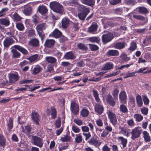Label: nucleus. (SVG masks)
<instances>
[{
	"label": "nucleus",
	"mask_w": 151,
	"mask_h": 151,
	"mask_svg": "<svg viewBox=\"0 0 151 151\" xmlns=\"http://www.w3.org/2000/svg\"><path fill=\"white\" fill-rule=\"evenodd\" d=\"M78 9L80 12L78 14L79 19L81 20H84L90 12L89 9L83 5L79 4L78 6Z\"/></svg>",
	"instance_id": "1"
},
{
	"label": "nucleus",
	"mask_w": 151,
	"mask_h": 151,
	"mask_svg": "<svg viewBox=\"0 0 151 151\" xmlns=\"http://www.w3.org/2000/svg\"><path fill=\"white\" fill-rule=\"evenodd\" d=\"M13 48L15 49H13L12 51L13 53L12 57L14 58H18L20 57L21 54L18 52L16 50H18L24 55H27L29 52L27 50L24 48L19 45H15L13 46Z\"/></svg>",
	"instance_id": "2"
},
{
	"label": "nucleus",
	"mask_w": 151,
	"mask_h": 151,
	"mask_svg": "<svg viewBox=\"0 0 151 151\" xmlns=\"http://www.w3.org/2000/svg\"><path fill=\"white\" fill-rule=\"evenodd\" d=\"M51 9L54 12L61 15L63 14L64 9L63 6L57 1L51 2L50 4Z\"/></svg>",
	"instance_id": "3"
},
{
	"label": "nucleus",
	"mask_w": 151,
	"mask_h": 151,
	"mask_svg": "<svg viewBox=\"0 0 151 151\" xmlns=\"http://www.w3.org/2000/svg\"><path fill=\"white\" fill-rule=\"evenodd\" d=\"M142 130L140 127H137L132 130V135L131 138L135 140L139 137L142 133Z\"/></svg>",
	"instance_id": "4"
},
{
	"label": "nucleus",
	"mask_w": 151,
	"mask_h": 151,
	"mask_svg": "<svg viewBox=\"0 0 151 151\" xmlns=\"http://www.w3.org/2000/svg\"><path fill=\"white\" fill-rule=\"evenodd\" d=\"M88 142L91 145L98 148L101 144V142L99 141V138L97 135H94L91 137L90 139L88 141Z\"/></svg>",
	"instance_id": "5"
},
{
	"label": "nucleus",
	"mask_w": 151,
	"mask_h": 151,
	"mask_svg": "<svg viewBox=\"0 0 151 151\" xmlns=\"http://www.w3.org/2000/svg\"><path fill=\"white\" fill-rule=\"evenodd\" d=\"M32 143L34 145L41 148L43 144V141L42 139L37 136L32 135Z\"/></svg>",
	"instance_id": "6"
},
{
	"label": "nucleus",
	"mask_w": 151,
	"mask_h": 151,
	"mask_svg": "<svg viewBox=\"0 0 151 151\" xmlns=\"http://www.w3.org/2000/svg\"><path fill=\"white\" fill-rule=\"evenodd\" d=\"M95 112L98 114H101L104 111V107L103 104L101 101L96 102L94 106Z\"/></svg>",
	"instance_id": "7"
},
{
	"label": "nucleus",
	"mask_w": 151,
	"mask_h": 151,
	"mask_svg": "<svg viewBox=\"0 0 151 151\" xmlns=\"http://www.w3.org/2000/svg\"><path fill=\"white\" fill-rule=\"evenodd\" d=\"M114 38L113 34L111 32L104 34L102 36V40L105 44L110 42Z\"/></svg>",
	"instance_id": "8"
},
{
	"label": "nucleus",
	"mask_w": 151,
	"mask_h": 151,
	"mask_svg": "<svg viewBox=\"0 0 151 151\" xmlns=\"http://www.w3.org/2000/svg\"><path fill=\"white\" fill-rule=\"evenodd\" d=\"M70 108L71 111L74 115H77L79 114V106L75 101L71 102Z\"/></svg>",
	"instance_id": "9"
},
{
	"label": "nucleus",
	"mask_w": 151,
	"mask_h": 151,
	"mask_svg": "<svg viewBox=\"0 0 151 151\" xmlns=\"http://www.w3.org/2000/svg\"><path fill=\"white\" fill-rule=\"evenodd\" d=\"M45 27V24L43 23L37 25L36 27V29L39 36L42 40L45 37L43 30Z\"/></svg>",
	"instance_id": "10"
},
{
	"label": "nucleus",
	"mask_w": 151,
	"mask_h": 151,
	"mask_svg": "<svg viewBox=\"0 0 151 151\" xmlns=\"http://www.w3.org/2000/svg\"><path fill=\"white\" fill-rule=\"evenodd\" d=\"M31 116L32 121L34 122V123L37 125H39L40 124L39 123L40 121L39 116L37 112L34 110L32 111L31 113Z\"/></svg>",
	"instance_id": "11"
},
{
	"label": "nucleus",
	"mask_w": 151,
	"mask_h": 151,
	"mask_svg": "<svg viewBox=\"0 0 151 151\" xmlns=\"http://www.w3.org/2000/svg\"><path fill=\"white\" fill-rule=\"evenodd\" d=\"M108 117L112 124L115 125L117 123V119L116 115L112 111H109Z\"/></svg>",
	"instance_id": "12"
},
{
	"label": "nucleus",
	"mask_w": 151,
	"mask_h": 151,
	"mask_svg": "<svg viewBox=\"0 0 151 151\" xmlns=\"http://www.w3.org/2000/svg\"><path fill=\"white\" fill-rule=\"evenodd\" d=\"M14 42L13 38L10 37H6L4 41L3 45L5 48H8Z\"/></svg>",
	"instance_id": "13"
},
{
	"label": "nucleus",
	"mask_w": 151,
	"mask_h": 151,
	"mask_svg": "<svg viewBox=\"0 0 151 151\" xmlns=\"http://www.w3.org/2000/svg\"><path fill=\"white\" fill-rule=\"evenodd\" d=\"M119 129L120 130L119 133L127 137L129 136L130 134H132V130L129 129L121 126L119 127Z\"/></svg>",
	"instance_id": "14"
},
{
	"label": "nucleus",
	"mask_w": 151,
	"mask_h": 151,
	"mask_svg": "<svg viewBox=\"0 0 151 151\" xmlns=\"http://www.w3.org/2000/svg\"><path fill=\"white\" fill-rule=\"evenodd\" d=\"M9 81L10 83H14L19 79V76L17 74L10 73L9 74Z\"/></svg>",
	"instance_id": "15"
},
{
	"label": "nucleus",
	"mask_w": 151,
	"mask_h": 151,
	"mask_svg": "<svg viewBox=\"0 0 151 151\" xmlns=\"http://www.w3.org/2000/svg\"><path fill=\"white\" fill-rule=\"evenodd\" d=\"M98 25L96 23H92L91 26L88 28L89 32L95 34L97 33Z\"/></svg>",
	"instance_id": "16"
},
{
	"label": "nucleus",
	"mask_w": 151,
	"mask_h": 151,
	"mask_svg": "<svg viewBox=\"0 0 151 151\" xmlns=\"http://www.w3.org/2000/svg\"><path fill=\"white\" fill-rule=\"evenodd\" d=\"M106 101L108 104L110 106L114 107L116 104V100L114 99L112 96L110 94H109L107 97Z\"/></svg>",
	"instance_id": "17"
},
{
	"label": "nucleus",
	"mask_w": 151,
	"mask_h": 151,
	"mask_svg": "<svg viewBox=\"0 0 151 151\" xmlns=\"http://www.w3.org/2000/svg\"><path fill=\"white\" fill-rule=\"evenodd\" d=\"M21 128L22 129V132L28 134H32V133L31 132L32 128L31 127V125L29 124L24 126L25 129L23 126H21Z\"/></svg>",
	"instance_id": "18"
},
{
	"label": "nucleus",
	"mask_w": 151,
	"mask_h": 151,
	"mask_svg": "<svg viewBox=\"0 0 151 151\" xmlns=\"http://www.w3.org/2000/svg\"><path fill=\"white\" fill-rule=\"evenodd\" d=\"M70 20L69 19L66 17L63 18L61 21V26L62 28L66 29L69 26Z\"/></svg>",
	"instance_id": "19"
},
{
	"label": "nucleus",
	"mask_w": 151,
	"mask_h": 151,
	"mask_svg": "<svg viewBox=\"0 0 151 151\" xmlns=\"http://www.w3.org/2000/svg\"><path fill=\"white\" fill-rule=\"evenodd\" d=\"M76 56L72 51L67 52L64 55V58L66 60H74Z\"/></svg>",
	"instance_id": "20"
},
{
	"label": "nucleus",
	"mask_w": 151,
	"mask_h": 151,
	"mask_svg": "<svg viewBox=\"0 0 151 151\" xmlns=\"http://www.w3.org/2000/svg\"><path fill=\"white\" fill-rule=\"evenodd\" d=\"M114 67V65L111 62H108L103 65L102 68V70H109L112 69Z\"/></svg>",
	"instance_id": "21"
},
{
	"label": "nucleus",
	"mask_w": 151,
	"mask_h": 151,
	"mask_svg": "<svg viewBox=\"0 0 151 151\" xmlns=\"http://www.w3.org/2000/svg\"><path fill=\"white\" fill-rule=\"evenodd\" d=\"M55 41L53 39L47 40L44 43V46L48 48H51L54 46Z\"/></svg>",
	"instance_id": "22"
},
{
	"label": "nucleus",
	"mask_w": 151,
	"mask_h": 151,
	"mask_svg": "<svg viewBox=\"0 0 151 151\" xmlns=\"http://www.w3.org/2000/svg\"><path fill=\"white\" fill-rule=\"evenodd\" d=\"M119 142H121V144L122 145V149H124L126 146L127 143V139L123 137L120 136L117 137V138Z\"/></svg>",
	"instance_id": "23"
},
{
	"label": "nucleus",
	"mask_w": 151,
	"mask_h": 151,
	"mask_svg": "<svg viewBox=\"0 0 151 151\" xmlns=\"http://www.w3.org/2000/svg\"><path fill=\"white\" fill-rule=\"evenodd\" d=\"M39 41L36 38H33L31 39L29 42V45L32 47H36L39 46Z\"/></svg>",
	"instance_id": "24"
},
{
	"label": "nucleus",
	"mask_w": 151,
	"mask_h": 151,
	"mask_svg": "<svg viewBox=\"0 0 151 151\" xmlns=\"http://www.w3.org/2000/svg\"><path fill=\"white\" fill-rule=\"evenodd\" d=\"M83 4L91 7H93L95 5V0H80Z\"/></svg>",
	"instance_id": "25"
},
{
	"label": "nucleus",
	"mask_w": 151,
	"mask_h": 151,
	"mask_svg": "<svg viewBox=\"0 0 151 151\" xmlns=\"http://www.w3.org/2000/svg\"><path fill=\"white\" fill-rule=\"evenodd\" d=\"M52 36L55 38H58L62 35V33L57 29H56L52 32Z\"/></svg>",
	"instance_id": "26"
},
{
	"label": "nucleus",
	"mask_w": 151,
	"mask_h": 151,
	"mask_svg": "<svg viewBox=\"0 0 151 151\" xmlns=\"http://www.w3.org/2000/svg\"><path fill=\"white\" fill-rule=\"evenodd\" d=\"M50 115L51 119H55L57 116V111L54 106H52L50 108Z\"/></svg>",
	"instance_id": "27"
},
{
	"label": "nucleus",
	"mask_w": 151,
	"mask_h": 151,
	"mask_svg": "<svg viewBox=\"0 0 151 151\" xmlns=\"http://www.w3.org/2000/svg\"><path fill=\"white\" fill-rule=\"evenodd\" d=\"M38 11L42 15H44L47 12L48 9L46 6H41L39 7Z\"/></svg>",
	"instance_id": "28"
},
{
	"label": "nucleus",
	"mask_w": 151,
	"mask_h": 151,
	"mask_svg": "<svg viewBox=\"0 0 151 151\" xmlns=\"http://www.w3.org/2000/svg\"><path fill=\"white\" fill-rule=\"evenodd\" d=\"M9 19L7 18H3L0 19V24L5 26L7 27L10 24Z\"/></svg>",
	"instance_id": "29"
},
{
	"label": "nucleus",
	"mask_w": 151,
	"mask_h": 151,
	"mask_svg": "<svg viewBox=\"0 0 151 151\" xmlns=\"http://www.w3.org/2000/svg\"><path fill=\"white\" fill-rule=\"evenodd\" d=\"M32 8L31 6H27L25 7L23 12L25 15L29 16L32 14Z\"/></svg>",
	"instance_id": "30"
},
{
	"label": "nucleus",
	"mask_w": 151,
	"mask_h": 151,
	"mask_svg": "<svg viewBox=\"0 0 151 151\" xmlns=\"http://www.w3.org/2000/svg\"><path fill=\"white\" fill-rule=\"evenodd\" d=\"M43 70L42 68L39 65H36L33 68V74L36 75L39 73Z\"/></svg>",
	"instance_id": "31"
},
{
	"label": "nucleus",
	"mask_w": 151,
	"mask_h": 151,
	"mask_svg": "<svg viewBox=\"0 0 151 151\" xmlns=\"http://www.w3.org/2000/svg\"><path fill=\"white\" fill-rule=\"evenodd\" d=\"M126 44L125 42H117L114 45V47L115 48L117 49H123L125 47Z\"/></svg>",
	"instance_id": "32"
},
{
	"label": "nucleus",
	"mask_w": 151,
	"mask_h": 151,
	"mask_svg": "<svg viewBox=\"0 0 151 151\" xmlns=\"http://www.w3.org/2000/svg\"><path fill=\"white\" fill-rule=\"evenodd\" d=\"M69 146L68 143L60 144L58 147L59 151H63V150H66L68 149Z\"/></svg>",
	"instance_id": "33"
},
{
	"label": "nucleus",
	"mask_w": 151,
	"mask_h": 151,
	"mask_svg": "<svg viewBox=\"0 0 151 151\" xmlns=\"http://www.w3.org/2000/svg\"><path fill=\"white\" fill-rule=\"evenodd\" d=\"M125 93L124 91H122L119 95V98L121 102L123 104H124L126 102V100L127 98Z\"/></svg>",
	"instance_id": "34"
},
{
	"label": "nucleus",
	"mask_w": 151,
	"mask_h": 151,
	"mask_svg": "<svg viewBox=\"0 0 151 151\" xmlns=\"http://www.w3.org/2000/svg\"><path fill=\"white\" fill-rule=\"evenodd\" d=\"M106 55L109 56H117L119 55V52L116 50H110L107 52Z\"/></svg>",
	"instance_id": "35"
},
{
	"label": "nucleus",
	"mask_w": 151,
	"mask_h": 151,
	"mask_svg": "<svg viewBox=\"0 0 151 151\" xmlns=\"http://www.w3.org/2000/svg\"><path fill=\"white\" fill-rule=\"evenodd\" d=\"M137 9L140 14H146L149 13V11L144 6H139L137 8Z\"/></svg>",
	"instance_id": "36"
},
{
	"label": "nucleus",
	"mask_w": 151,
	"mask_h": 151,
	"mask_svg": "<svg viewBox=\"0 0 151 151\" xmlns=\"http://www.w3.org/2000/svg\"><path fill=\"white\" fill-rule=\"evenodd\" d=\"M6 139L2 135L0 134V146L4 148L6 146Z\"/></svg>",
	"instance_id": "37"
},
{
	"label": "nucleus",
	"mask_w": 151,
	"mask_h": 151,
	"mask_svg": "<svg viewBox=\"0 0 151 151\" xmlns=\"http://www.w3.org/2000/svg\"><path fill=\"white\" fill-rule=\"evenodd\" d=\"M13 119L12 117H10L9 120V123L7 124V129L9 132L11 131L12 129L13 128Z\"/></svg>",
	"instance_id": "38"
},
{
	"label": "nucleus",
	"mask_w": 151,
	"mask_h": 151,
	"mask_svg": "<svg viewBox=\"0 0 151 151\" xmlns=\"http://www.w3.org/2000/svg\"><path fill=\"white\" fill-rule=\"evenodd\" d=\"M77 47L81 50L86 51L88 49L87 46L84 43H79L77 44Z\"/></svg>",
	"instance_id": "39"
},
{
	"label": "nucleus",
	"mask_w": 151,
	"mask_h": 151,
	"mask_svg": "<svg viewBox=\"0 0 151 151\" xmlns=\"http://www.w3.org/2000/svg\"><path fill=\"white\" fill-rule=\"evenodd\" d=\"M45 60L48 63L54 64L57 61V59L54 57L51 56L46 57Z\"/></svg>",
	"instance_id": "40"
},
{
	"label": "nucleus",
	"mask_w": 151,
	"mask_h": 151,
	"mask_svg": "<svg viewBox=\"0 0 151 151\" xmlns=\"http://www.w3.org/2000/svg\"><path fill=\"white\" fill-rule=\"evenodd\" d=\"M92 92L93 95L96 102H99L101 101L99 97V95L98 91L96 90L93 89L92 90Z\"/></svg>",
	"instance_id": "41"
},
{
	"label": "nucleus",
	"mask_w": 151,
	"mask_h": 151,
	"mask_svg": "<svg viewBox=\"0 0 151 151\" xmlns=\"http://www.w3.org/2000/svg\"><path fill=\"white\" fill-rule=\"evenodd\" d=\"M137 44L135 42H132L130 44V47L128 48V50L132 52L137 49Z\"/></svg>",
	"instance_id": "42"
},
{
	"label": "nucleus",
	"mask_w": 151,
	"mask_h": 151,
	"mask_svg": "<svg viewBox=\"0 0 151 151\" xmlns=\"http://www.w3.org/2000/svg\"><path fill=\"white\" fill-rule=\"evenodd\" d=\"M80 114L83 117L88 116L89 114L88 110L85 109H83L80 112Z\"/></svg>",
	"instance_id": "43"
},
{
	"label": "nucleus",
	"mask_w": 151,
	"mask_h": 151,
	"mask_svg": "<svg viewBox=\"0 0 151 151\" xmlns=\"http://www.w3.org/2000/svg\"><path fill=\"white\" fill-rule=\"evenodd\" d=\"M120 58L123 62H126L130 59V58L128 57L127 55L125 53L122 54L120 56Z\"/></svg>",
	"instance_id": "44"
},
{
	"label": "nucleus",
	"mask_w": 151,
	"mask_h": 151,
	"mask_svg": "<svg viewBox=\"0 0 151 151\" xmlns=\"http://www.w3.org/2000/svg\"><path fill=\"white\" fill-rule=\"evenodd\" d=\"M137 103V105L139 107H141L143 105V102L141 96L139 95H137L136 97Z\"/></svg>",
	"instance_id": "45"
},
{
	"label": "nucleus",
	"mask_w": 151,
	"mask_h": 151,
	"mask_svg": "<svg viewBox=\"0 0 151 151\" xmlns=\"http://www.w3.org/2000/svg\"><path fill=\"white\" fill-rule=\"evenodd\" d=\"M136 122H139L142 121L143 119V116L140 114H135L133 116Z\"/></svg>",
	"instance_id": "46"
},
{
	"label": "nucleus",
	"mask_w": 151,
	"mask_h": 151,
	"mask_svg": "<svg viewBox=\"0 0 151 151\" xmlns=\"http://www.w3.org/2000/svg\"><path fill=\"white\" fill-rule=\"evenodd\" d=\"M67 5L71 6H74L75 5H79L77 0H71L67 1Z\"/></svg>",
	"instance_id": "47"
},
{
	"label": "nucleus",
	"mask_w": 151,
	"mask_h": 151,
	"mask_svg": "<svg viewBox=\"0 0 151 151\" xmlns=\"http://www.w3.org/2000/svg\"><path fill=\"white\" fill-rule=\"evenodd\" d=\"M148 68L145 67L144 68H140L138 70H137L136 73H142L144 74H146L147 73H151V69L150 70H148L145 71H144L147 70Z\"/></svg>",
	"instance_id": "48"
},
{
	"label": "nucleus",
	"mask_w": 151,
	"mask_h": 151,
	"mask_svg": "<svg viewBox=\"0 0 151 151\" xmlns=\"http://www.w3.org/2000/svg\"><path fill=\"white\" fill-rule=\"evenodd\" d=\"M143 134L145 140L147 142H149L150 141V136L149 135L148 133L146 131H144L143 132Z\"/></svg>",
	"instance_id": "49"
},
{
	"label": "nucleus",
	"mask_w": 151,
	"mask_h": 151,
	"mask_svg": "<svg viewBox=\"0 0 151 151\" xmlns=\"http://www.w3.org/2000/svg\"><path fill=\"white\" fill-rule=\"evenodd\" d=\"M71 137L66 134L64 137L60 138V140L62 142H68L70 140Z\"/></svg>",
	"instance_id": "50"
},
{
	"label": "nucleus",
	"mask_w": 151,
	"mask_h": 151,
	"mask_svg": "<svg viewBox=\"0 0 151 151\" xmlns=\"http://www.w3.org/2000/svg\"><path fill=\"white\" fill-rule=\"evenodd\" d=\"M89 41L91 42H94L99 43L100 41V38L97 37H92L89 38Z\"/></svg>",
	"instance_id": "51"
},
{
	"label": "nucleus",
	"mask_w": 151,
	"mask_h": 151,
	"mask_svg": "<svg viewBox=\"0 0 151 151\" xmlns=\"http://www.w3.org/2000/svg\"><path fill=\"white\" fill-rule=\"evenodd\" d=\"M119 109L120 111L122 113H126L128 112V110L127 107L125 105L123 104L120 105Z\"/></svg>",
	"instance_id": "52"
},
{
	"label": "nucleus",
	"mask_w": 151,
	"mask_h": 151,
	"mask_svg": "<svg viewBox=\"0 0 151 151\" xmlns=\"http://www.w3.org/2000/svg\"><path fill=\"white\" fill-rule=\"evenodd\" d=\"M82 137L80 134H76L75 138V142L77 143L81 142L82 140Z\"/></svg>",
	"instance_id": "53"
},
{
	"label": "nucleus",
	"mask_w": 151,
	"mask_h": 151,
	"mask_svg": "<svg viewBox=\"0 0 151 151\" xmlns=\"http://www.w3.org/2000/svg\"><path fill=\"white\" fill-rule=\"evenodd\" d=\"M38 55L36 54L30 56L29 58H27V59L32 62L38 59Z\"/></svg>",
	"instance_id": "54"
},
{
	"label": "nucleus",
	"mask_w": 151,
	"mask_h": 151,
	"mask_svg": "<svg viewBox=\"0 0 151 151\" xmlns=\"http://www.w3.org/2000/svg\"><path fill=\"white\" fill-rule=\"evenodd\" d=\"M8 10V9L7 8H2L0 11V17L5 16Z\"/></svg>",
	"instance_id": "55"
},
{
	"label": "nucleus",
	"mask_w": 151,
	"mask_h": 151,
	"mask_svg": "<svg viewBox=\"0 0 151 151\" xmlns=\"http://www.w3.org/2000/svg\"><path fill=\"white\" fill-rule=\"evenodd\" d=\"M16 27L19 31H23L24 29V25L21 23H16Z\"/></svg>",
	"instance_id": "56"
},
{
	"label": "nucleus",
	"mask_w": 151,
	"mask_h": 151,
	"mask_svg": "<svg viewBox=\"0 0 151 151\" xmlns=\"http://www.w3.org/2000/svg\"><path fill=\"white\" fill-rule=\"evenodd\" d=\"M125 3L129 5L133 6L136 4L137 2L135 0H126L125 1Z\"/></svg>",
	"instance_id": "57"
},
{
	"label": "nucleus",
	"mask_w": 151,
	"mask_h": 151,
	"mask_svg": "<svg viewBox=\"0 0 151 151\" xmlns=\"http://www.w3.org/2000/svg\"><path fill=\"white\" fill-rule=\"evenodd\" d=\"M36 35L34 29H32L29 30L28 36L29 37H33Z\"/></svg>",
	"instance_id": "58"
},
{
	"label": "nucleus",
	"mask_w": 151,
	"mask_h": 151,
	"mask_svg": "<svg viewBox=\"0 0 151 151\" xmlns=\"http://www.w3.org/2000/svg\"><path fill=\"white\" fill-rule=\"evenodd\" d=\"M133 18L137 20H144L145 19V18L143 16L139 15L134 14L133 16Z\"/></svg>",
	"instance_id": "59"
},
{
	"label": "nucleus",
	"mask_w": 151,
	"mask_h": 151,
	"mask_svg": "<svg viewBox=\"0 0 151 151\" xmlns=\"http://www.w3.org/2000/svg\"><path fill=\"white\" fill-rule=\"evenodd\" d=\"M55 125L57 128H59L61 125V121L60 117H58L56 119L55 122Z\"/></svg>",
	"instance_id": "60"
},
{
	"label": "nucleus",
	"mask_w": 151,
	"mask_h": 151,
	"mask_svg": "<svg viewBox=\"0 0 151 151\" xmlns=\"http://www.w3.org/2000/svg\"><path fill=\"white\" fill-rule=\"evenodd\" d=\"M54 65L52 64H50L48 65L47 68L46 70L45 71L46 72L51 73L52 71L54 70Z\"/></svg>",
	"instance_id": "61"
},
{
	"label": "nucleus",
	"mask_w": 151,
	"mask_h": 151,
	"mask_svg": "<svg viewBox=\"0 0 151 151\" xmlns=\"http://www.w3.org/2000/svg\"><path fill=\"white\" fill-rule=\"evenodd\" d=\"M143 100L144 104L146 105H148L149 103V100L146 95L143 96Z\"/></svg>",
	"instance_id": "62"
},
{
	"label": "nucleus",
	"mask_w": 151,
	"mask_h": 151,
	"mask_svg": "<svg viewBox=\"0 0 151 151\" xmlns=\"http://www.w3.org/2000/svg\"><path fill=\"white\" fill-rule=\"evenodd\" d=\"M141 111L142 114L146 115L148 113V109L147 108L144 107L141 109Z\"/></svg>",
	"instance_id": "63"
},
{
	"label": "nucleus",
	"mask_w": 151,
	"mask_h": 151,
	"mask_svg": "<svg viewBox=\"0 0 151 151\" xmlns=\"http://www.w3.org/2000/svg\"><path fill=\"white\" fill-rule=\"evenodd\" d=\"M13 17L14 20L16 21H19L21 19V17L16 13L14 14Z\"/></svg>",
	"instance_id": "64"
}]
</instances>
